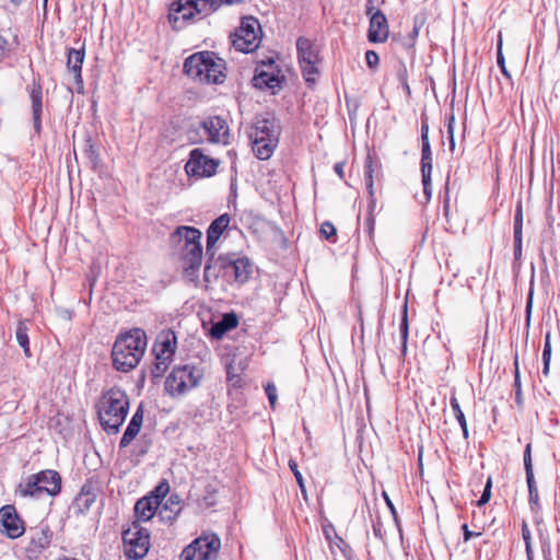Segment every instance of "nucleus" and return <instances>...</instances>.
Instances as JSON below:
<instances>
[{
    "label": "nucleus",
    "instance_id": "f257e3e1",
    "mask_svg": "<svg viewBox=\"0 0 560 560\" xmlns=\"http://www.w3.org/2000/svg\"><path fill=\"white\" fill-rule=\"evenodd\" d=\"M147 349L144 330L135 328L117 337L112 351L113 365L121 372L133 370Z\"/></svg>",
    "mask_w": 560,
    "mask_h": 560
},
{
    "label": "nucleus",
    "instance_id": "f03ea898",
    "mask_svg": "<svg viewBox=\"0 0 560 560\" xmlns=\"http://www.w3.org/2000/svg\"><path fill=\"white\" fill-rule=\"evenodd\" d=\"M201 232L192 226H178L170 237L173 246L180 247L184 275L190 281L198 278L202 260Z\"/></svg>",
    "mask_w": 560,
    "mask_h": 560
},
{
    "label": "nucleus",
    "instance_id": "7ed1b4c3",
    "mask_svg": "<svg viewBox=\"0 0 560 560\" xmlns=\"http://www.w3.org/2000/svg\"><path fill=\"white\" fill-rule=\"evenodd\" d=\"M129 410L128 395L120 388L108 389L100 399L97 415L102 428L108 434H115L125 422Z\"/></svg>",
    "mask_w": 560,
    "mask_h": 560
},
{
    "label": "nucleus",
    "instance_id": "20e7f679",
    "mask_svg": "<svg viewBox=\"0 0 560 560\" xmlns=\"http://www.w3.org/2000/svg\"><path fill=\"white\" fill-rule=\"evenodd\" d=\"M249 138L255 155L268 160L279 143L280 127L272 117H258L250 127Z\"/></svg>",
    "mask_w": 560,
    "mask_h": 560
},
{
    "label": "nucleus",
    "instance_id": "39448f33",
    "mask_svg": "<svg viewBox=\"0 0 560 560\" xmlns=\"http://www.w3.org/2000/svg\"><path fill=\"white\" fill-rule=\"evenodd\" d=\"M203 377L201 369L185 364L175 366L165 381V390L172 397L180 396L198 386Z\"/></svg>",
    "mask_w": 560,
    "mask_h": 560
},
{
    "label": "nucleus",
    "instance_id": "423d86ee",
    "mask_svg": "<svg viewBox=\"0 0 560 560\" xmlns=\"http://www.w3.org/2000/svg\"><path fill=\"white\" fill-rule=\"evenodd\" d=\"M199 130L203 131V135L206 136V140L210 143H217V144H223L226 145L230 143V129L225 121L220 116H209L206 119H203L198 127L191 126L188 131L187 136L188 139L194 142L198 143L203 141V139L199 136Z\"/></svg>",
    "mask_w": 560,
    "mask_h": 560
},
{
    "label": "nucleus",
    "instance_id": "0eeeda50",
    "mask_svg": "<svg viewBox=\"0 0 560 560\" xmlns=\"http://www.w3.org/2000/svg\"><path fill=\"white\" fill-rule=\"evenodd\" d=\"M244 0H178L172 4L170 15L175 22L179 19L189 20L195 13L208 15L223 4H238Z\"/></svg>",
    "mask_w": 560,
    "mask_h": 560
},
{
    "label": "nucleus",
    "instance_id": "6e6552de",
    "mask_svg": "<svg viewBox=\"0 0 560 560\" xmlns=\"http://www.w3.org/2000/svg\"><path fill=\"white\" fill-rule=\"evenodd\" d=\"M261 26L259 21L254 16H245L236 32L232 35V45L237 51L253 52L261 42Z\"/></svg>",
    "mask_w": 560,
    "mask_h": 560
},
{
    "label": "nucleus",
    "instance_id": "1a4fd4ad",
    "mask_svg": "<svg viewBox=\"0 0 560 560\" xmlns=\"http://www.w3.org/2000/svg\"><path fill=\"white\" fill-rule=\"evenodd\" d=\"M221 540L215 534H206L196 538L180 555L182 560H215Z\"/></svg>",
    "mask_w": 560,
    "mask_h": 560
},
{
    "label": "nucleus",
    "instance_id": "9d476101",
    "mask_svg": "<svg viewBox=\"0 0 560 560\" xmlns=\"http://www.w3.org/2000/svg\"><path fill=\"white\" fill-rule=\"evenodd\" d=\"M122 541L126 557L132 560L145 557L150 548L149 533L137 522L122 532Z\"/></svg>",
    "mask_w": 560,
    "mask_h": 560
},
{
    "label": "nucleus",
    "instance_id": "9b49d317",
    "mask_svg": "<svg viewBox=\"0 0 560 560\" xmlns=\"http://www.w3.org/2000/svg\"><path fill=\"white\" fill-rule=\"evenodd\" d=\"M298 61L305 81L315 83V48L311 38L301 36L296 40Z\"/></svg>",
    "mask_w": 560,
    "mask_h": 560
},
{
    "label": "nucleus",
    "instance_id": "f8f14e48",
    "mask_svg": "<svg viewBox=\"0 0 560 560\" xmlns=\"http://www.w3.org/2000/svg\"><path fill=\"white\" fill-rule=\"evenodd\" d=\"M219 161L203 154L201 149H194L185 165L187 175L198 178L210 177L217 172Z\"/></svg>",
    "mask_w": 560,
    "mask_h": 560
},
{
    "label": "nucleus",
    "instance_id": "ddd939ff",
    "mask_svg": "<svg viewBox=\"0 0 560 560\" xmlns=\"http://www.w3.org/2000/svg\"><path fill=\"white\" fill-rule=\"evenodd\" d=\"M283 79L284 77L280 75V71L276 69L275 61L269 59L268 62L261 61V65L256 69L253 84L257 89H268L273 92L281 86Z\"/></svg>",
    "mask_w": 560,
    "mask_h": 560
},
{
    "label": "nucleus",
    "instance_id": "4468645a",
    "mask_svg": "<svg viewBox=\"0 0 560 560\" xmlns=\"http://www.w3.org/2000/svg\"><path fill=\"white\" fill-rule=\"evenodd\" d=\"M374 9L373 0L366 4V14L371 15L368 38L372 43H383L388 37V23L385 14L381 10L372 12Z\"/></svg>",
    "mask_w": 560,
    "mask_h": 560
},
{
    "label": "nucleus",
    "instance_id": "2eb2a0df",
    "mask_svg": "<svg viewBox=\"0 0 560 560\" xmlns=\"http://www.w3.org/2000/svg\"><path fill=\"white\" fill-rule=\"evenodd\" d=\"M322 530L329 545V549L336 560L348 559L350 555V547L348 544L337 534L335 526L328 522L327 518H322Z\"/></svg>",
    "mask_w": 560,
    "mask_h": 560
},
{
    "label": "nucleus",
    "instance_id": "dca6fc26",
    "mask_svg": "<svg viewBox=\"0 0 560 560\" xmlns=\"http://www.w3.org/2000/svg\"><path fill=\"white\" fill-rule=\"evenodd\" d=\"M0 525L10 538L23 535L24 526L13 505H4L0 509Z\"/></svg>",
    "mask_w": 560,
    "mask_h": 560
},
{
    "label": "nucleus",
    "instance_id": "f3484780",
    "mask_svg": "<svg viewBox=\"0 0 560 560\" xmlns=\"http://www.w3.org/2000/svg\"><path fill=\"white\" fill-rule=\"evenodd\" d=\"M176 335L173 330L167 329L161 331L155 340L153 352L155 360L172 361L176 350Z\"/></svg>",
    "mask_w": 560,
    "mask_h": 560
},
{
    "label": "nucleus",
    "instance_id": "a211bd4d",
    "mask_svg": "<svg viewBox=\"0 0 560 560\" xmlns=\"http://www.w3.org/2000/svg\"><path fill=\"white\" fill-rule=\"evenodd\" d=\"M524 468L526 472V482L528 487L529 494V504L532 511L537 512L540 509L539 503V494L536 487L534 470H533V460H532V444L528 443L524 450Z\"/></svg>",
    "mask_w": 560,
    "mask_h": 560
},
{
    "label": "nucleus",
    "instance_id": "6ab92c4d",
    "mask_svg": "<svg viewBox=\"0 0 560 560\" xmlns=\"http://www.w3.org/2000/svg\"><path fill=\"white\" fill-rule=\"evenodd\" d=\"M208 51L196 52L189 56L184 62V72L191 79L203 83L207 71Z\"/></svg>",
    "mask_w": 560,
    "mask_h": 560
},
{
    "label": "nucleus",
    "instance_id": "aec40b11",
    "mask_svg": "<svg viewBox=\"0 0 560 560\" xmlns=\"http://www.w3.org/2000/svg\"><path fill=\"white\" fill-rule=\"evenodd\" d=\"M221 266L228 275H233L234 280L238 283H245L253 271L252 264L248 258H237L231 260H222Z\"/></svg>",
    "mask_w": 560,
    "mask_h": 560
},
{
    "label": "nucleus",
    "instance_id": "412c9836",
    "mask_svg": "<svg viewBox=\"0 0 560 560\" xmlns=\"http://www.w3.org/2000/svg\"><path fill=\"white\" fill-rule=\"evenodd\" d=\"M161 502L162 497L160 494H151L138 500L135 504V514L138 521L147 522L156 513L159 514Z\"/></svg>",
    "mask_w": 560,
    "mask_h": 560
},
{
    "label": "nucleus",
    "instance_id": "4be33fe9",
    "mask_svg": "<svg viewBox=\"0 0 560 560\" xmlns=\"http://www.w3.org/2000/svg\"><path fill=\"white\" fill-rule=\"evenodd\" d=\"M85 51L84 48H70L68 50L67 68L69 72L73 74L77 91L81 92L83 89V80L81 75L82 63L84 60Z\"/></svg>",
    "mask_w": 560,
    "mask_h": 560
},
{
    "label": "nucleus",
    "instance_id": "5701e85b",
    "mask_svg": "<svg viewBox=\"0 0 560 560\" xmlns=\"http://www.w3.org/2000/svg\"><path fill=\"white\" fill-rule=\"evenodd\" d=\"M207 58V71L203 77V83H222L225 74L224 70V61L221 58H218L213 52L208 51Z\"/></svg>",
    "mask_w": 560,
    "mask_h": 560
},
{
    "label": "nucleus",
    "instance_id": "b1692460",
    "mask_svg": "<svg viewBox=\"0 0 560 560\" xmlns=\"http://www.w3.org/2000/svg\"><path fill=\"white\" fill-rule=\"evenodd\" d=\"M30 97L32 102V117L33 125L36 133L42 130V112H43V91L38 83H33L30 88Z\"/></svg>",
    "mask_w": 560,
    "mask_h": 560
},
{
    "label": "nucleus",
    "instance_id": "393cba45",
    "mask_svg": "<svg viewBox=\"0 0 560 560\" xmlns=\"http://www.w3.org/2000/svg\"><path fill=\"white\" fill-rule=\"evenodd\" d=\"M43 491L48 495H56L61 489V477L55 470H44L36 474Z\"/></svg>",
    "mask_w": 560,
    "mask_h": 560
},
{
    "label": "nucleus",
    "instance_id": "a878e982",
    "mask_svg": "<svg viewBox=\"0 0 560 560\" xmlns=\"http://www.w3.org/2000/svg\"><path fill=\"white\" fill-rule=\"evenodd\" d=\"M230 215L228 213L221 214L210 224L207 231V250L218 242L224 230L229 226Z\"/></svg>",
    "mask_w": 560,
    "mask_h": 560
},
{
    "label": "nucleus",
    "instance_id": "bb28decb",
    "mask_svg": "<svg viewBox=\"0 0 560 560\" xmlns=\"http://www.w3.org/2000/svg\"><path fill=\"white\" fill-rule=\"evenodd\" d=\"M180 510L179 497L177 494H172L163 504H160L159 518L162 522H173L179 514Z\"/></svg>",
    "mask_w": 560,
    "mask_h": 560
},
{
    "label": "nucleus",
    "instance_id": "cd10ccee",
    "mask_svg": "<svg viewBox=\"0 0 560 560\" xmlns=\"http://www.w3.org/2000/svg\"><path fill=\"white\" fill-rule=\"evenodd\" d=\"M96 501V493L91 486H83L80 493L77 495L73 506L81 513H86Z\"/></svg>",
    "mask_w": 560,
    "mask_h": 560
},
{
    "label": "nucleus",
    "instance_id": "c85d7f7f",
    "mask_svg": "<svg viewBox=\"0 0 560 560\" xmlns=\"http://www.w3.org/2000/svg\"><path fill=\"white\" fill-rule=\"evenodd\" d=\"M36 475H32L25 483H21L16 490V493L23 498L35 497L38 498L45 493L38 482Z\"/></svg>",
    "mask_w": 560,
    "mask_h": 560
},
{
    "label": "nucleus",
    "instance_id": "c756f323",
    "mask_svg": "<svg viewBox=\"0 0 560 560\" xmlns=\"http://www.w3.org/2000/svg\"><path fill=\"white\" fill-rule=\"evenodd\" d=\"M378 170V164L376 161H374L373 156L371 154H368L365 159L364 164V177L366 183V189L370 194V196H373V175Z\"/></svg>",
    "mask_w": 560,
    "mask_h": 560
},
{
    "label": "nucleus",
    "instance_id": "7c9ffc66",
    "mask_svg": "<svg viewBox=\"0 0 560 560\" xmlns=\"http://www.w3.org/2000/svg\"><path fill=\"white\" fill-rule=\"evenodd\" d=\"M450 405H451V408L454 412L456 420L458 421V423L463 430L464 438L467 439L468 438L467 421H466L465 415L459 406L458 399L455 396H452L451 400H450Z\"/></svg>",
    "mask_w": 560,
    "mask_h": 560
},
{
    "label": "nucleus",
    "instance_id": "2f4dec72",
    "mask_svg": "<svg viewBox=\"0 0 560 560\" xmlns=\"http://www.w3.org/2000/svg\"><path fill=\"white\" fill-rule=\"evenodd\" d=\"M432 160L430 142H422L421 173H432Z\"/></svg>",
    "mask_w": 560,
    "mask_h": 560
},
{
    "label": "nucleus",
    "instance_id": "473e14b6",
    "mask_svg": "<svg viewBox=\"0 0 560 560\" xmlns=\"http://www.w3.org/2000/svg\"><path fill=\"white\" fill-rule=\"evenodd\" d=\"M319 235L322 238H325L332 244L337 243V240H338L337 229L329 221H325L320 224Z\"/></svg>",
    "mask_w": 560,
    "mask_h": 560
},
{
    "label": "nucleus",
    "instance_id": "72a5a7b5",
    "mask_svg": "<svg viewBox=\"0 0 560 560\" xmlns=\"http://www.w3.org/2000/svg\"><path fill=\"white\" fill-rule=\"evenodd\" d=\"M16 341L23 348L24 353L30 357V343H28V336H27V327L25 324L20 323L16 332H15Z\"/></svg>",
    "mask_w": 560,
    "mask_h": 560
},
{
    "label": "nucleus",
    "instance_id": "f704fd0d",
    "mask_svg": "<svg viewBox=\"0 0 560 560\" xmlns=\"http://www.w3.org/2000/svg\"><path fill=\"white\" fill-rule=\"evenodd\" d=\"M140 429L141 428H138V425L131 424L129 422L127 429L125 430L120 439L119 446L121 448L127 447L131 443V441L138 435Z\"/></svg>",
    "mask_w": 560,
    "mask_h": 560
},
{
    "label": "nucleus",
    "instance_id": "c9c22d12",
    "mask_svg": "<svg viewBox=\"0 0 560 560\" xmlns=\"http://www.w3.org/2000/svg\"><path fill=\"white\" fill-rule=\"evenodd\" d=\"M514 366H515V375H514L515 401H516L517 406L521 407L523 405V395H522V387H521V377H520L517 354L514 358Z\"/></svg>",
    "mask_w": 560,
    "mask_h": 560
},
{
    "label": "nucleus",
    "instance_id": "e433bc0d",
    "mask_svg": "<svg viewBox=\"0 0 560 560\" xmlns=\"http://www.w3.org/2000/svg\"><path fill=\"white\" fill-rule=\"evenodd\" d=\"M522 538L525 544V550H526L527 558H528V560H532V558H533L532 535H530V530H529L526 522H523V524H522Z\"/></svg>",
    "mask_w": 560,
    "mask_h": 560
},
{
    "label": "nucleus",
    "instance_id": "4c0bfd02",
    "mask_svg": "<svg viewBox=\"0 0 560 560\" xmlns=\"http://www.w3.org/2000/svg\"><path fill=\"white\" fill-rule=\"evenodd\" d=\"M289 466H290L291 470L293 471V474H294V476L296 478V481L299 483V487H300L301 493L303 495V499L305 500L306 503H308V497H307L306 488H305V485H304V480H303L302 474L298 469L296 463L294 460H290L289 462Z\"/></svg>",
    "mask_w": 560,
    "mask_h": 560
},
{
    "label": "nucleus",
    "instance_id": "58836bf2",
    "mask_svg": "<svg viewBox=\"0 0 560 560\" xmlns=\"http://www.w3.org/2000/svg\"><path fill=\"white\" fill-rule=\"evenodd\" d=\"M84 154L92 165H96L98 163V153L95 149V145L92 143L91 139L86 140L84 145Z\"/></svg>",
    "mask_w": 560,
    "mask_h": 560
},
{
    "label": "nucleus",
    "instance_id": "ea45409f",
    "mask_svg": "<svg viewBox=\"0 0 560 560\" xmlns=\"http://www.w3.org/2000/svg\"><path fill=\"white\" fill-rule=\"evenodd\" d=\"M497 63L502 72V74L508 78V79H511V74L509 72V70L506 69V66H505V60H504V56H503V52H502V42L499 40L498 43V51H497Z\"/></svg>",
    "mask_w": 560,
    "mask_h": 560
},
{
    "label": "nucleus",
    "instance_id": "a19ab883",
    "mask_svg": "<svg viewBox=\"0 0 560 560\" xmlns=\"http://www.w3.org/2000/svg\"><path fill=\"white\" fill-rule=\"evenodd\" d=\"M220 322L228 331L238 325L237 316L234 313L224 314Z\"/></svg>",
    "mask_w": 560,
    "mask_h": 560
},
{
    "label": "nucleus",
    "instance_id": "79ce46f5",
    "mask_svg": "<svg viewBox=\"0 0 560 560\" xmlns=\"http://www.w3.org/2000/svg\"><path fill=\"white\" fill-rule=\"evenodd\" d=\"M523 210L522 205L518 202L514 217V234L523 235Z\"/></svg>",
    "mask_w": 560,
    "mask_h": 560
},
{
    "label": "nucleus",
    "instance_id": "37998d69",
    "mask_svg": "<svg viewBox=\"0 0 560 560\" xmlns=\"http://www.w3.org/2000/svg\"><path fill=\"white\" fill-rule=\"evenodd\" d=\"M400 334L402 339V352H406L407 349V339H408V318H407V306H405L402 320L400 324Z\"/></svg>",
    "mask_w": 560,
    "mask_h": 560
},
{
    "label": "nucleus",
    "instance_id": "c03bdc74",
    "mask_svg": "<svg viewBox=\"0 0 560 560\" xmlns=\"http://www.w3.org/2000/svg\"><path fill=\"white\" fill-rule=\"evenodd\" d=\"M421 175H422V184H423V194L425 197V202H428L432 196V184H431L432 173H421Z\"/></svg>",
    "mask_w": 560,
    "mask_h": 560
},
{
    "label": "nucleus",
    "instance_id": "a18cd8bd",
    "mask_svg": "<svg viewBox=\"0 0 560 560\" xmlns=\"http://www.w3.org/2000/svg\"><path fill=\"white\" fill-rule=\"evenodd\" d=\"M170 362H171L170 360H155L154 366L152 369L153 376L154 377L162 376L165 373Z\"/></svg>",
    "mask_w": 560,
    "mask_h": 560
},
{
    "label": "nucleus",
    "instance_id": "49530a36",
    "mask_svg": "<svg viewBox=\"0 0 560 560\" xmlns=\"http://www.w3.org/2000/svg\"><path fill=\"white\" fill-rule=\"evenodd\" d=\"M265 390H266V395L268 397V400L270 402V406L273 409L275 405H276V401H277V397H278L277 396V388H276L275 384L268 383L266 388H265Z\"/></svg>",
    "mask_w": 560,
    "mask_h": 560
},
{
    "label": "nucleus",
    "instance_id": "de8ad7c7",
    "mask_svg": "<svg viewBox=\"0 0 560 560\" xmlns=\"http://www.w3.org/2000/svg\"><path fill=\"white\" fill-rule=\"evenodd\" d=\"M365 61L371 69H374L380 62L378 55L374 50H368L365 52Z\"/></svg>",
    "mask_w": 560,
    "mask_h": 560
},
{
    "label": "nucleus",
    "instance_id": "09e8293b",
    "mask_svg": "<svg viewBox=\"0 0 560 560\" xmlns=\"http://www.w3.org/2000/svg\"><path fill=\"white\" fill-rule=\"evenodd\" d=\"M228 330L222 326L221 322L213 324L210 334L215 339H221Z\"/></svg>",
    "mask_w": 560,
    "mask_h": 560
},
{
    "label": "nucleus",
    "instance_id": "8fccbe9b",
    "mask_svg": "<svg viewBox=\"0 0 560 560\" xmlns=\"http://www.w3.org/2000/svg\"><path fill=\"white\" fill-rule=\"evenodd\" d=\"M49 542H50V538L44 532L39 533L37 538H33V544H36L39 548L48 547Z\"/></svg>",
    "mask_w": 560,
    "mask_h": 560
},
{
    "label": "nucleus",
    "instance_id": "3c124183",
    "mask_svg": "<svg viewBox=\"0 0 560 560\" xmlns=\"http://www.w3.org/2000/svg\"><path fill=\"white\" fill-rule=\"evenodd\" d=\"M413 30L411 33V37L416 38L419 35L420 28L423 26L425 22V18L423 15H416L413 21Z\"/></svg>",
    "mask_w": 560,
    "mask_h": 560
},
{
    "label": "nucleus",
    "instance_id": "603ef678",
    "mask_svg": "<svg viewBox=\"0 0 560 560\" xmlns=\"http://www.w3.org/2000/svg\"><path fill=\"white\" fill-rule=\"evenodd\" d=\"M142 422H143V408H142V406H139L138 409L136 410V412L133 413V416L130 420V423L138 425V428H141Z\"/></svg>",
    "mask_w": 560,
    "mask_h": 560
},
{
    "label": "nucleus",
    "instance_id": "864d4df0",
    "mask_svg": "<svg viewBox=\"0 0 560 560\" xmlns=\"http://www.w3.org/2000/svg\"><path fill=\"white\" fill-rule=\"evenodd\" d=\"M490 495H491V481L488 480V482L485 487V490L481 494V498L478 500L477 504L479 506L486 504L490 500Z\"/></svg>",
    "mask_w": 560,
    "mask_h": 560
},
{
    "label": "nucleus",
    "instance_id": "5fc2aeb1",
    "mask_svg": "<svg viewBox=\"0 0 560 560\" xmlns=\"http://www.w3.org/2000/svg\"><path fill=\"white\" fill-rule=\"evenodd\" d=\"M514 257L516 260L522 257V235L514 234Z\"/></svg>",
    "mask_w": 560,
    "mask_h": 560
},
{
    "label": "nucleus",
    "instance_id": "6e6d98bb",
    "mask_svg": "<svg viewBox=\"0 0 560 560\" xmlns=\"http://www.w3.org/2000/svg\"><path fill=\"white\" fill-rule=\"evenodd\" d=\"M421 142H430L428 118L423 116L421 117Z\"/></svg>",
    "mask_w": 560,
    "mask_h": 560
},
{
    "label": "nucleus",
    "instance_id": "4d7b16f0",
    "mask_svg": "<svg viewBox=\"0 0 560 560\" xmlns=\"http://www.w3.org/2000/svg\"><path fill=\"white\" fill-rule=\"evenodd\" d=\"M542 358L551 359L550 332H547L545 336Z\"/></svg>",
    "mask_w": 560,
    "mask_h": 560
},
{
    "label": "nucleus",
    "instance_id": "13d9d810",
    "mask_svg": "<svg viewBox=\"0 0 560 560\" xmlns=\"http://www.w3.org/2000/svg\"><path fill=\"white\" fill-rule=\"evenodd\" d=\"M462 529H463V533H464V541L467 542L468 540H470L472 537H478L481 535L480 532H472L468 528V525L467 524H464L462 526Z\"/></svg>",
    "mask_w": 560,
    "mask_h": 560
},
{
    "label": "nucleus",
    "instance_id": "bf43d9fd",
    "mask_svg": "<svg viewBox=\"0 0 560 560\" xmlns=\"http://www.w3.org/2000/svg\"><path fill=\"white\" fill-rule=\"evenodd\" d=\"M203 278H205V281L208 283L211 282L212 278H214V279L217 278V275L211 271L210 261H207V264L205 266Z\"/></svg>",
    "mask_w": 560,
    "mask_h": 560
},
{
    "label": "nucleus",
    "instance_id": "052dcab7",
    "mask_svg": "<svg viewBox=\"0 0 560 560\" xmlns=\"http://www.w3.org/2000/svg\"><path fill=\"white\" fill-rule=\"evenodd\" d=\"M8 46V40L2 35H0V60L3 59L9 51Z\"/></svg>",
    "mask_w": 560,
    "mask_h": 560
},
{
    "label": "nucleus",
    "instance_id": "680f3d73",
    "mask_svg": "<svg viewBox=\"0 0 560 560\" xmlns=\"http://www.w3.org/2000/svg\"><path fill=\"white\" fill-rule=\"evenodd\" d=\"M532 307H533V291H530L528 293V298H527V302H526V320H527V324L529 323V319H530Z\"/></svg>",
    "mask_w": 560,
    "mask_h": 560
},
{
    "label": "nucleus",
    "instance_id": "e2e57ef3",
    "mask_svg": "<svg viewBox=\"0 0 560 560\" xmlns=\"http://www.w3.org/2000/svg\"><path fill=\"white\" fill-rule=\"evenodd\" d=\"M228 380H229V382H232L233 386H238L240 382H241V380L237 375L232 374L231 366H229V369H228Z\"/></svg>",
    "mask_w": 560,
    "mask_h": 560
},
{
    "label": "nucleus",
    "instance_id": "0e129e2a",
    "mask_svg": "<svg viewBox=\"0 0 560 560\" xmlns=\"http://www.w3.org/2000/svg\"><path fill=\"white\" fill-rule=\"evenodd\" d=\"M343 167H345V162H338L335 164L334 166V170L336 172V174L340 177V178H343Z\"/></svg>",
    "mask_w": 560,
    "mask_h": 560
},
{
    "label": "nucleus",
    "instance_id": "69168bd1",
    "mask_svg": "<svg viewBox=\"0 0 560 560\" xmlns=\"http://www.w3.org/2000/svg\"><path fill=\"white\" fill-rule=\"evenodd\" d=\"M454 124H455V118H454V116H451L448 118V124H447L448 136H454Z\"/></svg>",
    "mask_w": 560,
    "mask_h": 560
},
{
    "label": "nucleus",
    "instance_id": "338daca9",
    "mask_svg": "<svg viewBox=\"0 0 560 560\" xmlns=\"http://www.w3.org/2000/svg\"><path fill=\"white\" fill-rule=\"evenodd\" d=\"M542 363H544L542 374H544L545 376H548V374H549L550 359L542 358Z\"/></svg>",
    "mask_w": 560,
    "mask_h": 560
},
{
    "label": "nucleus",
    "instance_id": "774afa93",
    "mask_svg": "<svg viewBox=\"0 0 560 560\" xmlns=\"http://www.w3.org/2000/svg\"><path fill=\"white\" fill-rule=\"evenodd\" d=\"M384 498H385L386 503H387L389 510L392 511L393 515L396 517V511H395L394 504L392 503V501L389 500V498L387 497L386 493H384Z\"/></svg>",
    "mask_w": 560,
    "mask_h": 560
}]
</instances>
